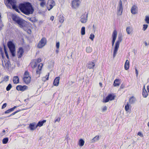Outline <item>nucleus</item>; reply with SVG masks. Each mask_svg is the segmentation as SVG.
<instances>
[{
  "label": "nucleus",
  "mask_w": 149,
  "mask_h": 149,
  "mask_svg": "<svg viewBox=\"0 0 149 149\" xmlns=\"http://www.w3.org/2000/svg\"><path fill=\"white\" fill-rule=\"evenodd\" d=\"M8 141V137H6L3 139L2 143L3 144H6L7 143Z\"/></svg>",
  "instance_id": "7c9ffc66"
},
{
  "label": "nucleus",
  "mask_w": 149,
  "mask_h": 149,
  "mask_svg": "<svg viewBox=\"0 0 149 149\" xmlns=\"http://www.w3.org/2000/svg\"><path fill=\"white\" fill-rule=\"evenodd\" d=\"M119 79H116L114 81L113 83V86H119L120 85V83H118V81H119Z\"/></svg>",
  "instance_id": "5701e85b"
},
{
  "label": "nucleus",
  "mask_w": 149,
  "mask_h": 149,
  "mask_svg": "<svg viewBox=\"0 0 149 149\" xmlns=\"http://www.w3.org/2000/svg\"><path fill=\"white\" fill-rule=\"evenodd\" d=\"M49 75H46L45 77L42 78V80L44 81L47 80L48 79Z\"/></svg>",
  "instance_id": "09e8293b"
},
{
  "label": "nucleus",
  "mask_w": 149,
  "mask_h": 149,
  "mask_svg": "<svg viewBox=\"0 0 149 149\" xmlns=\"http://www.w3.org/2000/svg\"><path fill=\"white\" fill-rule=\"evenodd\" d=\"M48 2L50 3L51 4L53 5L54 6L55 5V3L54 1L52 0H49L48 1Z\"/></svg>",
  "instance_id": "79ce46f5"
},
{
  "label": "nucleus",
  "mask_w": 149,
  "mask_h": 149,
  "mask_svg": "<svg viewBox=\"0 0 149 149\" xmlns=\"http://www.w3.org/2000/svg\"><path fill=\"white\" fill-rule=\"evenodd\" d=\"M49 6H50V8L48 9L49 10L50 9H52L54 6V5H53L50 4L49 5Z\"/></svg>",
  "instance_id": "4d7b16f0"
},
{
  "label": "nucleus",
  "mask_w": 149,
  "mask_h": 149,
  "mask_svg": "<svg viewBox=\"0 0 149 149\" xmlns=\"http://www.w3.org/2000/svg\"><path fill=\"white\" fill-rule=\"evenodd\" d=\"M61 118L60 117H59L58 118H57L55 120L54 123H55L56 122H59L60 121Z\"/></svg>",
  "instance_id": "49530a36"
},
{
  "label": "nucleus",
  "mask_w": 149,
  "mask_h": 149,
  "mask_svg": "<svg viewBox=\"0 0 149 149\" xmlns=\"http://www.w3.org/2000/svg\"><path fill=\"white\" fill-rule=\"evenodd\" d=\"M19 7L20 10L26 15L32 14L34 10L31 4L29 2L20 3Z\"/></svg>",
  "instance_id": "f257e3e1"
},
{
  "label": "nucleus",
  "mask_w": 149,
  "mask_h": 149,
  "mask_svg": "<svg viewBox=\"0 0 149 149\" xmlns=\"http://www.w3.org/2000/svg\"><path fill=\"white\" fill-rule=\"evenodd\" d=\"M86 51L88 53H90L92 51V49L91 47H87L86 49Z\"/></svg>",
  "instance_id": "c756f323"
},
{
  "label": "nucleus",
  "mask_w": 149,
  "mask_h": 149,
  "mask_svg": "<svg viewBox=\"0 0 149 149\" xmlns=\"http://www.w3.org/2000/svg\"><path fill=\"white\" fill-rule=\"evenodd\" d=\"M138 135L141 137L143 136V134L142 133L140 132H138Z\"/></svg>",
  "instance_id": "5fc2aeb1"
},
{
  "label": "nucleus",
  "mask_w": 149,
  "mask_h": 149,
  "mask_svg": "<svg viewBox=\"0 0 149 149\" xmlns=\"http://www.w3.org/2000/svg\"><path fill=\"white\" fill-rule=\"evenodd\" d=\"M41 2L40 3V6L41 7H43L46 4V2L45 0H43V1H40Z\"/></svg>",
  "instance_id": "473e14b6"
},
{
  "label": "nucleus",
  "mask_w": 149,
  "mask_h": 149,
  "mask_svg": "<svg viewBox=\"0 0 149 149\" xmlns=\"http://www.w3.org/2000/svg\"><path fill=\"white\" fill-rule=\"evenodd\" d=\"M36 124L35 123H30L29 125V127L31 130H34L36 129V126H35Z\"/></svg>",
  "instance_id": "a211bd4d"
},
{
  "label": "nucleus",
  "mask_w": 149,
  "mask_h": 149,
  "mask_svg": "<svg viewBox=\"0 0 149 149\" xmlns=\"http://www.w3.org/2000/svg\"><path fill=\"white\" fill-rule=\"evenodd\" d=\"M99 139V136H96L95 137H94L93 139H92V142H94L95 141H98Z\"/></svg>",
  "instance_id": "2f4dec72"
},
{
  "label": "nucleus",
  "mask_w": 149,
  "mask_h": 149,
  "mask_svg": "<svg viewBox=\"0 0 149 149\" xmlns=\"http://www.w3.org/2000/svg\"><path fill=\"white\" fill-rule=\"evenodd\" d=\"M109 96H107L105 98V99H103V102H108L109 100H110L109 97Z\"/></svg>",
  "instance_id": "e433bc0d"
},
{
  "label": "nucleus",
  "mask_w": 149,
  "mask_h": 149,
  "mask_svg": "<svg viewBox=\"0 0 149 149\" xmlns=\"http://www.w3.org/2000/svg\"><path fill=\"white\" fill-rule=\"evenodd\" d=\"M145 21L147 24H149V16H146L145 19Z\"/></svg>",
  "instance_id": "c9c22d12"
},
{
  "label": "nucleus",
  "mask_w": 149,
  "mask_h": 149,
  "mask_svg": "<svg viewBox=\"0 0 149 149\" xmlns=\"http://www.w3.org/2000/svg\"><path fill=\"white\" fill-rule=\"evenodd\" d=\"M21 111V110H17L15 111L14 112L12 113V114H11V115H12V116L14 115L16 113H17V112H19L20 111Z\"/></svg>",
  "instance_id": "de8ad7c7"
},
{
  "label": "nucleus",
  "mask_w": 149,
  "mask_h": 149,
  "mask_svg": "<svg viewBox=\"0 0 149 149\" xmlns=\"http://www.w3.org/2000/svg\"><path fill=\"white\" fill-rule=\"evenodd\" d=\"M13 111L12 109H9L7 111H6L5 112V113H10V112Z\"/></svg>",
  "instance_id": "c03bdc74"
},
{
  "label": "nucleus",
  "mask_w": 149,
  "mask_h": 149,
  "mask_svg": "<svg viewBox=\"0 0 149 149\" xmlns=\"http://www.w3.org/2000/svg\"><path fill=\"white\" fill-rule=\"evenodd\" d=\"M46 121V120H43L42 121H39L37 124L36 125V128H37V127L39 126L40 127L42 126L43 125V124L45 123Z\"/></svg>",
  "instance_id": "dca6fc26"
},
{
  "label": "nucleus",
  "mask_w": 149,
  "mask_h": 149,
  "mask_svg": "<svg viewBox=\"0 0 149 149\" xmlns=\"http://www.w3.org/2000/svg\"><path fill=\"white\" fill-rule=\"evenodd\" d=\"M3 47H4V51H7L6 48V46L4 45H3Z\"/></svg>",
  "instance_id": "338daca9"
},
{
  "label": "nucleus",
  "mask_w": 149,
  "mask_h": 149,
  "mask_svg": "<svg viewBox=\"0 0 149 149\" xmlns=\"http://www.w3.org/2000/svg\"><path fill=\"white\" fill-rule=\"evenodd\" d=\"M11 17L13 20L19 24L21 27L26 26V22L17 15L14 14H13L12 15Z\"/></svg>",
  "instance_id": "f03ea898"
},
{
  "label": "nucleus",
  "mask_w": 149,
  "mask_h": 149,
  "mask_svg": "<svg viewBox=\"0 0 149 149\" xmlns=\"http://www.w3.org/2000/svg\"><path fill=\"white\" fill-rule=\"evenodd\" d=\"M8 1L11 5L13 8H16V0H8Z\"/></svg>",
  "instance_id": "f8f14e48"
},
{
  "label": "nucleus",
  "mask_w": 149,
  "mask_h": 149,
  "mask_svg": "<svg viewBox=\"0 0 149 149\" xmlns=\"http://www.w3.org/2000/svg\"><path fill=\"white\" fill-rule=\"evenodd\" d=\"M3 26L1 21H0V29H1L2 27Z\"/></svg>",
  "instance_id": "6e6d98bb"
},
{
  "label": "nucleus",
  "mask_w": 149,
  "mask_h": 149,
  "mask_svg": "<svg viewBox=\"0 0 149 149\" xmlns=\"http://www.w3.org/2000/svg\"><path fill=\"white\" fill-rule=\"evenodd\" d=\"M95 66V63L94 62L92 61H89L87 65L88 68L89 69H93Z\"/></svg>",
  "instance_id": "4468645a"
},
{
  "label": "nucleus",
  "mask_w": 149,
  "mask_h": 149,
  "mask_svg": "<svg viewBox=\"0 0 149 149\" xmlns=\"http://www.w3.org/2000/svg\"><path fill=\"white\" fill-rule=\"evenodd\" d=\"M60 43L59 42H58L56 43V47L57 49H58L59 47Z\"/></svg>",
  "instance_id": "603ef678"
},
{
  "label": "nucleus",
  "mask_w": 149,
  "mask_h": 149,
  "mask_svg": "<svg viewBox=\"0 0 149 149\" xmlns=\"http://www.w3.org/2000/svg\"><path fill=\"white\" fill-rule=\"evenodd\" d=\"M29 20L30 21L33 23L37 21L35 17L29 18Z\"/></svg>",
  "instance_id": "bb28decb"
},
{
  "label": "nucleus",
  "mask_w": 149,
  "mask_h": 149,
  "mask_svg": "<svg viewBox=\"0 0 149 149\" xmlns=\"http://www.w3.org/2000/svg\"><path fill=\"white\" fill-rule=\"evenodd\" d=\"M54 17L53 16H52L51 17H50V20H51L52 21L54 19Z\"/></svg>",
  "instance_id": "0e129e2a"
},
{
  "label": "nucleus",
  "mask_w": 149,
  "mask_h": 149,
  "mask_svg": "<svg viewBox=\"0 0 149 149\" xmlns=\"http://www.w3.org/2000/svg\"><path fill=\"white\" fill-rule=\"evenodd\" d=\"M27 86L24 85L23 86H22L21 85H18L16 86V89L19 91H24L25 90L27 89Z\"/></svg>",
  "instance_id": "9b49d317"
},
{
  "label": "nucleus",
  "mask_w": 149,
  "mask_h": 149,
  "mask_svg": "<svg viewBox=\"0 0 149 149\" xmlns=\"http://www.w3.org/2000/svg\"><path fill=\"white\" fill-rule=\"evenodd\" d=\"M5 63V67L7 68H9V67L10 66V62L8 61L6 62L4 61Z\"/></svg>",
  "instance_id": "393cba45"
},
{
  "label": "nucleus",
  "mask_w": 149,
  "mask_h": 149,
  "mask_svg": "<svg viewBox=\"0 0 149 149\" xmlns=\"http://www.w3.org/2000/svg\"><path fill=\"white\" fill-rule=\"evenodd\" d=\"M24 52L23 49L22 47H20L19 48V50L17 52V54L18 57L19 58H21Z\"/></svg>",
  "instance_id": "9d476101"
},
{
  "label": "nucleus",
  "mask_w": 149,
  "mask_h": 149,
  "mask_svg": "<svg viewBox=\"0 0 149 149\" xmlns=\"http://www.w3.org/2000/svg\"><path fill=\"white\" fill-rule=\"evenodd\" d=\"M42 64L40 63L38 65V69L36 70V73L37 74H39L40 73V71L41 70Z\"/></svg>",
  "instance_id": "aec40b11"
},
{
  "label": "nucleus",
  "mask_w": 149,
  "mask_h": 149,
  "mask_svg": "<svg viewBox=\"0 0 149 149\" xmlns=\"http://www.w3.org/2000/svg\"><path fill=\"white\" fill-rule=\"evenodd\" d=\"M136 101V98L134 96H132L129 99V102L130 104H132L134 103Z\"/></svg>",
  "instance_id": "f3484780"
},
{
  "label": "nucleus",
  "mask_w": 149,
  "mask_h": 149,
  "mask_svg": "<svg viewBox=\"0 0 149 149\" xmlns=\"http://www.w3.org/2000/svg\"><path fill=\"white\" fill-rule=\"evenodd\" d=\"M64 21L63 17H60L59 18V22L60 23H62Z\"/></svg>",
  "instance_id": "37998d69"
},
{
  "label": "nucleus",
  "mask_w": 149,
  "mask_h": 149,
  "mask_svg": "<svg viewBox=\"0 0 149 149\" xmlns=\"http://www.w3.org/2000/svg\"><path fill=\"white\" fill-rule=\"evenodd\" d=\"M85 28L84 26H83L81 29V34L82 35H84L85 33Z\"/></svg>",
  "instance_id": "c85d7f7f"
},
{
  "label": "nucleus",
  "mask_w": 149,
  "mask_h": 149,
  "mask_svg": "<svg viewBox=\"0 0 149 149\" xmlns=\"http://www.w3.org/2000/svg\"><path fill=\"white\" fill-rule=\"evenodd\" d=\"M13 81L14 84H17L19 82V79L17 76H15L13 79Z\"/></svg>",
  "instance_id": "4be33fe9"
},
{
  "label": "nucleus",
  "mask_w": 149,
  "mask_h": 149,
  "mask_svg": "<svg viewBox=\"0 0 149 149\" xmlns=\"http://www.w3.org/2000/svg\"><path fill=\"white\" fill-rule=\"evenodd\" d=\"M135 72L136 74V76H137L138 75V71L136 68L135 69Z\"/></svg>",
  "instance_id": "e2e57ef3"
},
{
  "label": "nucleus",
  "mask_w": 149,
  "mask_h": 149,
  "mask_svg": "<svg viewBox=\"0 0 149 149\" xmlns=\"http://www.w3.org/2000/svg\"><path fill=\"white\" fill-rule=\"evenodd\" d=\"M88 13L85 12L81 17L80 21L82 23H85L87 20Z\"/></svg>",
  "instance_id": "0eeeda50"
},
{
  "label": "nucleus",
  "mask_w": 149,
  "mask_h": 149,
  "mask_svg": "<svg viewBox=\"0 0 149 149\" xmlns=\"http://www.w3.org/2000/svg\"><path fill=\"white\" fill-rule=\"evenodd\" d=\"M93 28L94 31L95 32V31L96 27L94 25H93Z\"/></svg>",
  "instance_id": "69168bd1"
},
{
  "label": "nucleus",
  "mask_w": 149,
  "mask_h": 149,
  "mask_svg": "<svg viewBox=\"0 0 149 149\" xmlns=\"http://www.w3.org/2000/svg\"><path fill=\"white\" fill-rule=\"evenodd\" d=\"M108 96H109L108 97L110 100H112L114 99L115 96L111 94H110Z\"/></svg>",
  "instance_id": "72a5a7b5"
},
{
  "label": "nucleus",
  "mask_w": 149,
  "mask_h": 149,
  "mask_svg": "<svg viewBox=\"0 0 149 149\" xmlns=\"http://www.w3.org/2000/svg\"><path fill=\"white\" fill-rule=\"evenodd\" d=\"M126 31L128 34H130L131 32V30L130 29V26H128L127 27L126 29Z\"/></svg>",
  "instance_id": "f704fd0d"
},
{
  "label": "nucleus",
  "mask_w": 149,
  "mask_h": 149,
  "mask_svg": "<svg viewBox=\"0 0 149 149\" xmlns=\"http://www.w3.org/2000/svg\"><path fill=\"white\" fill-rule=\"evenodd\" d=\"M7 106V104L6 103H5L3 104V105L2 106L1 108L2 109H3L5 108Z\"/></svg>",
  "instance_id": "864d4df0"
},
{
  "label": "nucleus",
  "mask_w": 149,
  "mask_h": 149,
  "mask_svg": "<svg viewBox=\"0 0 149 149\" xmlns=\"http://www.w3.org/2000/svg\"><path fill=\"white\" fill-rule=\"evenodd\" d=\"M46 43V39L45 38H42L38 44V46L39 48H41L45 46Z\"/></svg>",
  "instance_id": "423d86ee"
},
{
  "label": "nucleus",
  "mask_w": 149,
  "mask_h": 149,
  "mask_svg": "<svg viewBox=\"0 0 149 149\" xmlns=\"http://www.w3.org/2000/svg\"><path fill=\"white\" fill-rule=\"evenodd\" d=\"M129 61L128 60L126 61L125 62V64L124 68L125 69L127 70L129 69Z\"/></svg>",
  "instance_id": "412c9836"
},
{
  "label": "nucleus",
  "mask_w": 149,
  "mask_h": 149,
  "mask_svg": "<svg viewBox=\"0 0 149 149\" xmlns=\"http://www.w3.org/2000/svg\"><path fill=\"white\" fill-rule=\"evenodd\" d=\"M137 7L135 6H133L132 7L131 9V12L132 14H136L137 13Z\"/></svg>",
  "instance_id": "6ab92c4d"
},
{
  "label": "nucleus",
  "mask_w": 149,
  "mask_h": 149,
  "mask_svg": "<svg viewBox=\"0 0 149 149\" xmlns=\"http://www.w3.org/2000/svg\"><path fill=\"white\" fill-rule=\"evenodd\" d=\"M80 1L79 0H73L72 3V7L76 9L79 6Z\"/></svg>",
  "instance_id": "6e6552de"
},
{
  "label": "nucleus",
  "mask_w": 149,
  "mask_h": 149,
  "mask_svg": "<svg viewBox=\"0 0 149 149\" xmlns=\"http://www.w3.org/2000/svg\"><path fill=\"white\" fill-rule=\"evenodd\" d=\"M7 45L12 56H15V44L13 42L10 41L8 42Z\"/></svg>",
  "instance_id": "20e7f679"
},
{
  "label": "nucleus",
  "mask_w": 149,
  "mask_h": 149,
  "mask_svg": "<svg viewBox=\"0 0 149 149\" xmlns=\"http://www.w3.org/2000/svg\"><path fill=\"white\" fill-rule=\"evenodd\" d=\"M122 2L121 0H120L118 7V12L117 14L118 15H122L123 12Z\"/></svg>",
  "instance_id": "39448f33"
},
{
  "label": "nucleus",
  "mask_w": 149,
  "mask_h": 149,
  "mask_svg": "<svg viewBox=\"0 0 149 149\" xmlns=\"http://www.w3.org/2000/svg\"><path fill=\"white\" fill-rule=\"evenodd\" d=\"M84 143V141L82 139H80L79 140V145L80 146H83Z\"/></svg>",
  "instance_id": "b1692460"
},
{
  "label": "nucleus",
  "mask_w": 149,
  "mask_h": 149,
  "mask_svg": "<svg viewBox=\"0 0 149 149\" xmlns=\"http://www.w3.org/2000/svg\"><path fill=\"white\" fill-rule=\"evenodd\" d=\"M31 79V77H24L23 78L24 81L26 84H28L30 83Z\"/></svg>",
  "instance_id": "ddd939ff"
},
{
  "label": "nucleus",
  "mask_w": 149,
  "mask_h": 149,
  "mask_svg": "<svg viewBox=\"0 0 149 149\" xmlns=\"http://www.w3.org/2000/svg\"><path fill=\"white\" fill-rule=\"evenodd\" d=\"M142 95L144 97H146L148 95V93L146 90H145V91H143Z\"/></svg>",
  "instance_id": "cd10ccee"
},
{
  "label": "nucleus",
  "mask_w": 149,
  "mask_h": 149,
  "mask_svg": "<svg viewBox=\"0 0 149 149\" xmlns=\"http://www.w3.org/2000/svg\"><path fill=\"white\" fill-rule=\"evenodd\" d=\"M147 90L148 91V92L149 93V86H147Z\"/></svg>",
  "instance_id": "774afa93"
},
{
  "label": "nucleus",
  "mask_w": 149,
  "mask_h": 149,
  "mask_svg": "<svg viewBox=\"0 0 149 149\" xmlns=\"http://www.w3.org/2000/svg\"><path fill=\"white\" fill-rule=\"evenodd\" d=\"M60 78L59 77H57L54 79L53 84L56 86H58L59 84V80Z\"/></svg>",
  "instance_id": "2eb2a0df"
},
{
  "label": "nucleus",
  "mask_w": 149,
  "mask_h": 149,
  "mask_svg": "<svg viewBox=\"0 0 149 149\" xmlns=\"http://www.w3.org/2000/svg\"><path fill=\"white\" fill-rule=\"evenodd\" d=\"M9 77L8 76H6L4 77V79L6 81H7L8 80Z\"/></svg>",
  "instance_id": "8fccbe9b"
},
{
  "label": "nucleus",
  "mask_w": 149,
  "mask_h": 149,
  "mask_svg": "<svg viewBox=\"0 0 149 149\" xmlns=\"http://www.w3.org/2000/svg\"><path fill=\"white\" fill-rule=\"evenodd\" d=\"M13 9H14L15 11H16L17 12H19V10L18 9H17V6H16V8H13Z\"/></svg>",
  "instance_id": "052dcab7"
},
{
  "label": "nucleus",
  "mask_w": 149,
  "mask_h": 149,
  "mask_svg": "<svg viewBox=\"0 0 149 149\" xmlns=\"http://www.w3.org/2000/svg\"><path fill=\"white\" fill-rule=\"evenodd\" d=\"M95 37L94 35L92 33H91L90 36L89 38L92 41L93 40Z\"/></svg>",
  "instance_id": "ea45409f"
},
{
  "label": "nucleus",
  "mask_w": 149,
  "mask_h": 149,
  "mask_svg": "<svg viewBox=\"0 0 149 149\" xmlns=\"http://www.w3.org/2000/svg\"><path fill=\"white\" fill-rule=\"evenodd\" d=\"M122 40V36H118V40L115 43L113 49V58L115 57L117 54V52L119 47L120 43L121 42Z\"/></svg>",
  "instance_id": "7ed1b4c3"
},
{
  "label": "nucleus",
  "mask_w": 149,
  "mask_h": 149,
  "mask_svg": "<svg viewBox=\"0 0 149 149\" xmlns=\"http://www.w3.org/2000/svg\"><path fill=\"white\" fill-rule=\"evenodd\" d=\"M143 27L142 30L143 31H145L146 30L148 26L147 24H144L143 25Z\"/></svg>",
  "instance_id": "58836bf2"
},
{
  "label": "nucleus",
  "mask_w": 149,
  "mask_h": 149,
  "mask_svg": "<svg viewBox=\"0 0 149 149\" xmlns=\"http://www.w3.org/2000/svg\"><path fill=\"white\" fill-rule=\"evenodd\" d=\"M12 87V85H11V84H9L6 87V90L7 91H9L10 89Z\"/></svg>",
  "instance_id": "4c0bfd02"
},
{
  "label": "nucleus",
  "mask_w": 149,
  "mask_h": 149,
  "mask_svg": "<svg viewBox=\"0 0 149 149\" xmlns=\"http://www.w3.org/2000/svg\"><path fill=\"white\" fill-rule=\"evenodd\" d=\"M37 63H36V62L34 61V62L33 63H32V65H33V67L34 68H35L36 67L37 64Z\"/></svg>",
  "instance_id": "a18cd8bd"
},
{
  "label": "nucleus",
  "mask_w": 149,
  "mask_h": 149,
  "mask_svg": "<svg viewBox=\"0 0 149 149\" xmlns=\"http://www.w3.org/2000/svg\"><path fill=\"white\" fill-rule=\"evenodd\" d=\"M107 109V107L106 106H104L102 109V111H106Z\"/></svg>",
  "instance_id": "13d9d810"
},
{
  "label": "nucleus",
  "mask_w": 149,
  "mask_h": 149,
  "mask_svg": "<svg viewBox=\"0 0 149 149\" xmlns=\"http://www.w3.org/2000/svg\"><path fill=\"white\" fill-rule=\"evenodd\" d=\"M125 87V85L124 84H122L120 86V88L121 89H123Z\"/></svg>",
  "instance_id": "bf43d9fd"
},
{
  "label": "nucleus",
  "mask_w": 149,
  "mask_h": 149,
  "mask_svg": "<svg viewBox=\"0 0 149 149\" xmlns=\"http://www.w3.org/2000/svg\"><path fill=\"white\" fill-rule=\"evenodd\" d=\"M17 107L16 106H15L13 108H11V109H12V110L13 111L14 109H15Z\"/></svg>",
  "instance_id": "680f3d73"
},
{
  "label": "nucleus",
  "mask_w": 149,
  "mask_h": 149,
  "mask_svg": "<svg viewBox=\"0 0 149 149\" xmlns=\"http://www.w3.org/2000/svg\"><path fill=\"white\" fill-rule=\"evenodd\" d=\"M24 77H30L29 76V72L27 71H26L24 72Z\"/></svg>",
  "instance_id": "a19ab883"
},
{
  "label": "nucleus",
  "mask_w": 149,
  "mask_h": 149,
  "mask_svg": "<svg viewBox=\"0 0 149 149\" xmlns=\"http://www.w3.org/2000/svg\"><path fill=\"white\" fill-rule=\"evenodd\" d=\"M130 107V105H129V103L127 102L125 107V109L126 111H128V110L129 109Z\"/></svg>",
  "instance_id": "a878e982"
},
{
  "label": "nucleus",
  "mask_w": 149,
  "mask_h": 149,
  "mask_svg": "<svg viewBox=\"0 0 149 149\" xmlns=\"http://www.w3.org/2000/svg\"><path fill=\"white\" fill-rule=\"evenodd\" d=\"M117 31L116 30H114L112 34V47L113 46L115 41L117 38Z\"/></svg>",
  "instance_id": "1a4fd4ad"
},
{
  "label": "nucleus",
  "mask_w": 149,
  "mask_h": 149,
  "mask_svg": "<svg viewBox=\"0 0 149 149\" xmlns=\"http://www.w3.org/2000/svg\"><path fill=\"white\" fill-rule=\"evenodd\" d=\"M35 61L36 62V63H39L41 61V60L40 58H38L37 60H36Z\"/></svg>",
  "instance_id": "3c124183"
}]
</instances>
